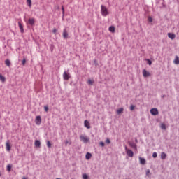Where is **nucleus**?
<instances>
[{
    "mask_svg": "<svg viewBox=\"0 0 179 179\" xmlns=\"http://www.w3.org/2000/svg\"><path fill=\"white\" fill-rule=\"evenodd\" d=\"M56 179H62V178H56Z\"/></svg>",
    "mask_w": 179,
    "mask_h": 179,
    "instance_id": "de8ad7c7",
    "label": "nucleus"
},
{
    "mask_svg": "<svg viewBox=\"0 0 179 179\" xmlns=\"http://www.w3.org/2000/svg\"><path fill=\"white\" fill-rule=\"evenodd\" d=\"M101 13L102 15H103L104 17H106V15H108V14H109V11H108L107 7L106 6H103V4L101 5Z\"/></svg>",
    "mask_w": 179,
    "mask_h": 179,
    "instance_id": "f257e3e1",
    "label": "nucleus"
},
{
    "mask_svg": "<svg viewBox=\"0 0 179 179\" xmlns=\"http://www.w3.org/2000/svg\"><path fill=\"white\" fill-rule=\"evenodd\" d=\"M44 110H45V111L46 113H48V110H49L48 106H45Z\"/></svg>",
    "mask_w": 179,
    "mask_h": 179,
    "instance_id": "473e14b6",
    "label": "nucleus"
},
{
    "mask_svg": "<svg viewBox=\"0 0 179 179\" xmlns=\"http://www.w3.org/2000/svg\"><path fill=\"white\" fill-rule=\"evenodd\" d=\"M92 156V153H90L89 152H87V153H86L85 157L87 160H89L90 159H91Z\"/></svg>",
    "mask_w": 179,
    "mask_h": 179,
    "instance_id": "412c9836",
    "label": "nucleus"
},
{
    "mask_svg": "<svg viewBox=\"0 0 179 179\" xmlns=\"http://www.w3.org/2000/svg\"><path fill=\"white\" fill-rule=\"evenodd\" d=\"M94 80H92L91 79H89L88 82H87V85H89V86H92L94 85Z\"/></svg>",
    "mask_w": 179,
    "mask_h": 179,
    "instance_id": "5701e85b",
    "label": "nucleus"
},
{
    "mask_svg": "<svg viewBox=\"0 0 179 179\" xmlns=\"http://www.w3.org/2000/svg\"><path fill=\"white\" fill-rule=\"evenodd\" d=\"M26 62H27L26 59H22V64L25 65Z\"/></svg>",
    "mask_w": 179,
    "mask_h": 179,
    "instance_id": "72a5a7b5",
    "label": "nucleus"
},
{
    "mask_svg": "<svg viewBox=\"0 0 179 179\" xmlns=\"http://www.w3.org/2000/svg\"><path fill=\"white\" fill-rule=\"evenodd\" d=\"M136 142H138L137 139H136Z\"/></svg>",
    "mask_w": 179,
    "mask_h": 179,
    "instance_id": "49530a36",
    "label": "nucleus"
},
{
    "mask_svg": "<svg viewBox=\"0 0 179 179\" xmlns=\"http://www.w3.org/2000/svg\"><path fill=\"white\" fill-rule=\"evenodd\" d=\"M84 125L86 128H87V129H90L91 128L90 122H89L87 120H85V121L84 122Z\"/></svg>",
    "mask_w": 179,
    "mask_h": 179,
    "instance_id": "6e6552de",
    "label": "nucleus"
},
{
    "mask_svg": "<svg viewBox=\"0 0 179 179\" xmlns=\"http://www.w3.org/2000/svg\"><path fill=\"white\" fill-rule=\"evenodd\" d=\"M147 61H148V65H152V60H150V59H148Z\"/></svg>",
    "mask_w": 179,
    "mask_h": 179,
    "instance_id": "2f4dec72",
    "label": "nucleus"
},
{
    "mask_svg": "<svg viewBox=\"0 0 179 179\" xmlns=\"http://www.w3.org/2000/svg\"><path fill=\"white\" fill-rule=\"evenodd\" d=\"M83 179H88L89 177H88L87 174L85 173V174H83Z\"/></svg>",
    "mask_w": 179,
    "mask_h": 179,
    "instance_id": "cd10ccee",
    "label": "nucleus"
},
{
    "mask_svg": "<svg viewBox=\"0 0 179 179\" xmlns=\"http://www.w3.org/2000/svg\"><path fill=\"white\" fill-rule=\"evenodd\" d=\"M1 176H2V174H1V171H0V177H1Z\"/></svg>",
    "mask_w": 179,
    "mask_h": 179,
    "instance_id": "37998d69",
    "label": "nucleus"
},
{
    "mask_svg": "<svg viewBox=\"0 0 179 179\" xmlns=\"http://www.w3.org/2000/svg\"><path fill=\"white\" fill-rule=\"evenodd\" d=\"M35 122L36 125H41V117L40 115H37L35 120Z\"/></svg>",
    "mask_w": 179,
    "mask_h": 179,
    "instance_id": "423d86ee",
    "label": "nucleus"
},
{
    "mask_svg": "<svg viewBox=\"0 0 179 179\" xmlns=\"http://www.w3.org/2000/svg\"><path fill=\"white\" fill-rule=\"evenodd\" d=\"M152 157H154V158L157 157V152H154L152 153Z\"/></svg>",
    "mask_w": 179,
    "mask_h": 179,
    "instance_id": "7c9ffc66",
    "label": "nucleus"
},
{
    "mask_svg": "<svg viewBox=\"0 0 179 179\" xmlns=\"http://www.w3.org/2000/svg\"><path fill=\"white\" fill-rule=\"evenodd\" d=\"M129 145L131 148H132L133 149H134L135 150H137V145L134 143L132 142H129Z\"/></svg>",
    "mask_w": 179,
    "mask_h": 179,
    "instance_id": "1a4fd4ad",
    "label": "nucleus"
},
{
    "mask_svg": "<svg viewBox=\"0 0 179 179\" xmlns=\"http://www.w3.org/2000/svg\"><path fill=\"white\" fill-rule=\"evenodd\" d=\"M124 149H125L126 152L127 153V150H129V149H127V145L124 146Z\"/></svg>",
    "mask_w": 179,
    "mask_h": 179,
    "instance_id": "a19ab883",
    "label": "nucleus"
},
{
    "mask_svg": "<svg viewBox=\"0 0 179 179\" xmlns=\"http://www.w3.org/2000/svg\"><path fill=\"white\" fill-rule=\"evenodd\" d=\"M63 36L64 38H68L69 36V33L67 32L66 28L63 29Z\"/></svg>",
    "mask_w": 179,
    "mask_h": 179,
    "instance_id": "ddd939ff",
    "label": "nucleus"
},
{
    "mask_svg": "<svg viewBox=\"0 0 179 179\" xmlns=\"http://www.w3.org/2000/svg\"><path fill=\"white\" fill-rule=\"evenodd\" d=\"M168 36L171 39H174L176 38V34H174L173 32H168Z\"/></svg>",
    "mask_w": 179,
    "mask_h": 179,
    "instance_id": "9b49d317",
    "label": "nucleus"
},
{
    "mask_svg": "<svg viewBox=\"0 0 179 179\" xmlns=\"http://www.w3.org/2000/svg\"><path fill=\"white\" fill-rule=\"evenodd\" d=\"M28 22L30 24V25H34L35 22L34 18H29Z\"/></svg>",
    "mask_w": 179,
    "mask_h": 179,
    "instance_id": "a211bd4d",
    "label": "nucleus"
},
{
    "mask_svg": "<svg viewBox=\"0 0 179 179\" xmlns=\"http://www.w3.org/2000/svg\"><path fill=\"white\" fill-rule=\"evenodd\" d=\"M99 145L102 147L105 146L104 142H100Z\"/></svg>",
    "mask_w": 179,
    "mask_h": 179,
    "instance_id": "58836bf2",
    "label": "nucleus"
},
{
    "mask_svg": "<svg viewBox=\"0 0 179 179\" xmlns=\"http://www.w3.org/2000/svg\"><path fill=\"white\" fill-rule=\"evenodd\" d=\"M139 162L141 164H146V160L144 157H139Z\"/></svg>",
    "mask_w": 179,
    "mask_h": 179,
    "instance_id": "4468645a",
    "label": "nucleus"
},
{
    "mask_svg": "<svg viewBox=\"0 0 179 179\" xmlns=\"http://www.w3.org/2000/svg\"><path fill=\"white\" fill-rule=\"evenodd\" d=\"M173 62L176 65H179V57L178 56H176Z\"/></svg>",
    "mask_w": 179,
    "mask_h": 179,
    "instance_id": "2eb2a0df",
    "label": "nucleus"
},
{
    "mask_svg": "<svg viewBox=\"0 0 179 179\" xmlns=\"http://www.w3.org/2000/svg\"><path fill=\"white\" fill-rule=\"evenodd\" d=\"M41 145V143L40 142V141L38 140L35 141V146L36 148H40Z\"/></svg>",
    "mask_w": 179,
    "mask_h": 179,
    "instance_id": "6ab92c4d",
    "label": "nucleus"
},
{
    "mask_svg": "<svg viewBox=\"0 0 179 179\" xmlns=\"http://www.w3.org/2000/svg\"><path fill=\"white\" fill-rule=\"evenodd\" d=\"M145 175L147 177H151L152 174L150 169H147V170H145Z\"/></svg>",
    "mask_w": 179,
    "mask_h": 179,
    "instance_id": "f3484780",
    "label": "nucleus"
},
{
    "mask_svg": "<svg viewBox=\"0 0 179 179\" xmlns=\"http://www.w3.org/2000/svg\"><path fill=\"white\" fill-rule=\"evenodd\" d=\"M68 143H69L68 141H66V144L67 145Z\"/></svg>",
    "mask_w": 179,
    "mask_h": 179,
    "instance_id": "c03bdc74",
    "label": "nucleus"
},
{
    "mask_svg": "<svg viewBox=\"0 0 179 179\" xmlns=\"http://www.w3.org/2000/svg\"><path fill=\"white\" fill-rule=\"evenodd\" d=\"M27 3L29 7H31V0H27Z\"/></svg>",
    "mask_w": 179,
    "mask_h": 179,
    "instance_id": "bb28decb",
    "label": "nucleus"
},
{
    "mask_svg": "<svg viewBox=\"0 0 179 179\" xmlns=\"http://www.w3.org/2000/svg\"><path fill=\"white\" fill-rule=\"evenodd\" d=\"M63 78H64V80H69V79H70L69 73H66V71H64Z\"/></svg>",
    "mask_w": 179,
    "mask_h": 179,
    "instance_id": "39448f33",
    "label": "nucleus"
},
{
    "mask_svg": "<svg viewBox=\"0 0 179 179\" xmlns=\"http://www.w3.org/2000/svg\"><path fill=\"white\" fill-rule=\"evenodd\" d=\"M143 76L144 78H148V76H150V71H148V70H146V69H143Z\"/></svg>",
    "mask_w": 179,
    "mask_h": 179,
    "instance_id": "7ed1b4c3",
    "label": "nucleus"
},
{
    "mask_svg": "<svg viewBox=\"0 0 179 179\" xmlns=\"http://www.w3.org/2000/svg\"><path fill=\"white\" fill-rule=\"evenodd\" d=\"M57 31V28H54V29H52V32H53L54 34H56Z\"/></svg>",
    "mask_w": 179,
    "mask_h": 179,
    "instance_id": "4c0bfd02",
    "label": "nucleus"
},
{
    "mask_svg": "<svg viewBox=\"0 0 179 179\" xmlns=\"http://www.w3.org/2000/svg\"><path fill=\"white\" fill-rule=\"evenodd\" d=\"M18 25H19V28L20 29V32H24V27L21 22V21H18Z\"/></svg>",
    "mask_w": 179,
    "mask_h": 179,
    "instance_id": "9d476101",
    "label": "nucleus"
},
{
    "mask_svg": "<svg viewBox=\"0 0 179 179\" xmlns=\"http://www.w3.org/2000/svg\"><path fill=\"white\" fill-rule=\"evenodd\" d=\"M109 31H110V32H115V27H113V25L109 27Z\"/></svg>",
    "mask_w": 179,
    "mask_h": 179,
    "instance_id": "b1692460",
    "label": "nucleus"
},
{
    "mask_svg": "<svg viewBox=\"0 0 179 179\" xmlns=\"http://www.w3.org/2000/svg\"><path fill=\"white\" fill-rule=\"evenodd\" d=\"M164 97H166L165 94H164L163 96H162V99H164Z\"/></svg>",
    "mask_w": 179,
    "mask_h": 179,
    "instance_id": "79ce46f5",
    "label": "nucleus"
},
{
    "mask_svg": "<svg viewBox=\"0 0 179 179\" xmlns=\"http://www.w3.org/2000/svg\"><path fill=\"white\" fill-rule=\"evenodd\" d=\"M11 169H12V164H8L7 165V171H11Z\"/></svg>",
    "mask_w": 179,
    "mask_h": 179,
    "instance_id": "393cba45",
    "label": "nucleus"
},
{
    "mask_svg": "<svg viewBox=\"0 0 179 179\" xmlns=\"http://www.w3.org/2000/svg\"><path fill=\"white\" fill-rule=\"evenodd\" d=\"M47 146H48V148H51L52 145H51V142H50V141H47Z\"/></svg>",
    "mask_w": 179,
    "mask_h": 179,
    "instance_id": "c756f323",
    "label": "nucleus"
},
{
    "mask_svg": "<svg viewBox=\"0 0 179 179\" xmlns=\"http://www.w3.org/2000/svg\"><path fill=\"white\" fill-rule=\"evenodd\" d=\"M6 150L8 152H10V150H11L10 141H7V142L6 143Z\"/></svg>",
    "mask_w": 179,
    "mask_h": 179,
    "instance_id": "0eeeda50",
    "label": "nucleus"
},
{
    "mask_svg": "<svg viewBox=\"0 0 179 179\" xmlns=\"http://www.w3.org/2000/svg\"><path fill=\"white\" fill-rule=\"evenodd\" d=\"M5 64L6 65V66H10L11 62H10V59H6Z\"/></svg>",
    "mask_w": 179,
    "mask_h": 179,
    "instance_id": "dca6fc26",
    "label": "nucleus"
},
{
    "mask_svg": "<svg viewBox=\"0 0 179 179\" xmlns=\"http://www.w3.org/2000/svg\"><path fill=\"white\" fill-rule=\"evenodd\" d=\"M161 128H162V129H166V124H161Z\"/></svg>",
    "mask_w": 179,
    "mask_h": 179,
    "instance_id": "c85d7f7f",
    "label": "nucleus"
},
{
    "mask_svg": "<svg viewBox=\"0 0 179 179\" xmlns=\"http://www.w3.org/2000/svg\"><path fill=\"white\" fill-rule=\"evenodd\" d=\"M0 80L1 82H6V78H5V76H3V74H0Z\"/></svg>",
    "mask_w": 179,
    "mask_h": 179,
    "instance_id": "aec40b11",
    "label": "nucleus"
},
{
    "mask_svg": "<svg viewBox=\"0 0 179 179\" xmlns=\"http://www.w3.org/2000/svg\"><path fill=\"white\" fill-rule=\"evenodd\" d=\"M134 108H135L134 106H133V105L130 106V110L131 111H134Z\"/></svg>",
    "mask_w": 179,
    "mask_h": 179,
    "instance_id": "c9c22d12",
    "label": "nucleus"
},
{
    "mask_svg": "<svg viewBox=\"0 0 179 179\" xmlns=\"http://www.w3.org/2000/svg\"><path fill=\"white\" fill-rule=\"evenodd\" d=\"M22 179H27V178L26 177H23V178Z\"/></svg>",
    "mask_w": 179,
    "mask_h": 179,
    "instance_id": "a18cd8bd",
    "label": "nucleus"
},
{
    "mask_svg": "<svg viewBox=\"0 0 179 179\" xmlns=\"http://www.w3.org/2000/svg\"><path fill=\"white\" fill-rule=\"evenodd\" d=\"M124 111V108H119V110H117V114H121L122 113H123Z\"/></svg>",
    "mask_w": 179,
    "mask_h": 179,
    "instance_id": "a878e982",
    "label": "nucleus"
},
{
    "mask_svg": "<svg viewBox=\"0 0 179 179\" xmlns=\"http://www.w3.org/2000/svg\"><path fill=\"white\" fill-rule=\"evenodd\" d=\"M127 156H129V157H133L134 152H132V150H131L130 149H128V150L127 151Z\"/></svg>",
    "mask_w": 179,
    "mask_h": 179,
    "instance_id": "f8f14e48",
    "label": "nucleus"
},
{
    "mask_svg": "<svg viewBox=\"0 0 179 179\" xmlns=\"http://www.w3.org/2000/svg\"><path fill=\"white\" fill-rule=\"evenodd\" d=\"M106 143H108V144H109V143H110V139H106Z\"/></svg>",
    "mask_w": 179,
    "mask_h": 179,
    "instance_id": "ea45409f",
    "label": "nucleus"
},
{
    "mask_svg": "<svg viewBox=\"0 0 179 179\" xmlns=\"http://www.w3.org/2000/svg\"><path fill=\"white\" fill-rule=\"evenodd\" d=\"M150 114L152 115H158L159 114V110H157V108H152L150 110Z\"/></svg>",
    "mask_w": 179,
    "mask_h": 179,
    "instance_id": "20e7f679",
    "label": "nucleus"
},
{
    "mask_svg": "<svg viewBox=\"0 0 179 179\" xmlns=\"http://www.w3.org/2000/svg\"><path fill=\"white\" fill-rule=\"evenodd\" d=\"M148 21H149L150 22H152V21H153V19L152 18V17H148Z\"/></svg>",
    "mask_w": 179,
    "mask_h": 179,
    "instance_id": "f704fd0d",
    "label": "nucleus"
},
{
    "mask_svg": "<svg viewBox=\"0 0 179 179\" xmlns=\"http://www.w3.org/2000/svg\"><path fill=\"white\" fill-rule=\"evenodd\" d=\"M62 14H63V16H64V13H65L64 6H62Z\"/></svg>",
    "mask_w": 179,
    "mask_h": 179,
    "instance_id": "e433bc0d",
    "label": "nucleus"
},
{
    "mask_svg": "<svg viewBox=\"0 0 179 179\" xmlns=\"http://www.w3.org/2000/svg\"><path fill=\"white\" fill-rule=\"evenodd\" d=\"M80 141L84 142V143H87L90 141V138H88V136H85L84 135H80Z\"/></svg>",
    "mask_w": 179,
    "mask_h": 179,
    "instance_id": "f03ea898",
    "label": "nucleus"
},
{
    "mask_svg": "<svg viewBox=\"0 0 179 179\" xmlns=\"http://www.w3.org/2000/svg\"><path fill=\"white\" fill-rule=\"evenodd\" d=\"M166 157V153H165L164 152H162L161 153V159H162L163 160H164Z\"/></svg>",
    "mask_w": 179,
    "mask_h": 179,
    "instance_id": "4be33fe9",
    "label": "nucleus"
}]
</instances>
